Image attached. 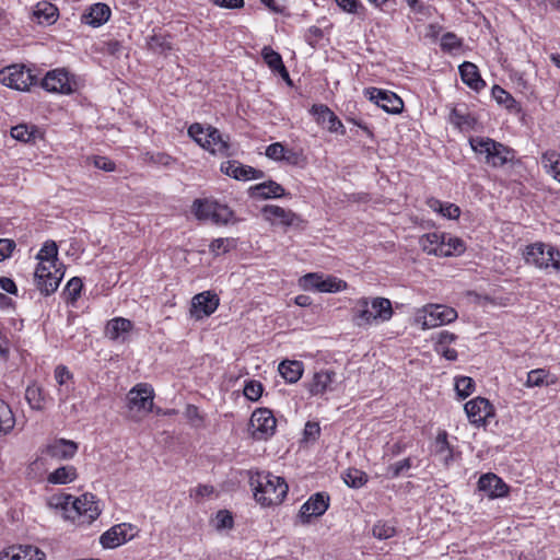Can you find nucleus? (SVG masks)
<instances>
[{"label":"nucleus","mask_w":560,"mask_h":560,"mask_svg":"<svg viewBox=\"0 0 560 560\" xmlns=\"http://www.w3.org/2000/svg\"><path fill=\"white\" fill-rule=\"evenodd\" d=\"M36 258L39 262L34 272V281L40 293L47 296L58 289L65 275L63 265L58 261L57 244L54 241L45 242Z\"/></svg>","instance_id":"nucleus-1"},{"label":"nucleus","mask_w":560,"mask_h":560,"mask_svg":"<svg viewBox=\"0 0 560 560\" xmlns=\"http://www.w3.org/2000/svg\"><path fill=\"white\" fill-rule=\"evenodd\" d=\"M48 504L60 512L61 517L79 524H91L101 514L95 497L84 493L80 498L60 493L52 495Z\"/></svg>","instance_id":"nucleus-2"},{"label":"nucleus","mask_w":560,"mask_h":560,"mask_svg":"<svg viewBox=\"0 0 560 560\" xmlns=\"http://www.w3.org/2000/svg\"><path fill=\"white\" fill-rule=\"evenodd\" d=\"M255 500L262 506L280 504L288 494L289 487L284 478L267 471H257L249 477Z\"/></svg>","instance_id":"nucleus-3"},{"label":"nucleus","mask_w":560,"mask_h":560,"mask_svg":"<svg viewBox=\"0 0 560 560\" xmlns=\"http://www.w3.org/2000/svg\"><path fill=\"white\" fill-rule=\"evenodd\" d=\"M393 316L392 303L385 298H374L371 301L362 298L353 308V323L361 327L376 322H387Z\"/></svg>","instance_id":"nucleus-4"},{"label":"nucleus","mask_w":560,"mask_h":560,"mask_svg":"<svg viewBox=\"0 0 560 560\" xmlns=\"http://www.w3.org/2000/svg\"><path fill=\"white\" fill-rule=\"evenodd\" d=\"M471 149L485 158L492 167H501L514 159V152L490 138L475 137L469 139Z\"/></svg>","instance_id":"nucleus-5"},{"label":"nucleus","mask_w":560,"mask_h":560,"mask_svg":"<svg viewBox=\"0 0 560 560\" xmlns=\"http://www.w3.org/2000/svg\"><path fill=\"white\" fill-rule=\"evenodd\" d=\"M458 317L455 308L442 304H427L417 308L413 324L421 329H431L453 323Z\"/></svg>","instance_id":"nucleus-6"},{"label":"nucleus","mask_w":560,"mask_h":560,"mask_svg":"<svg viewBox=\"0 0 560 560\" xmlns=\"http://www.w3.org/2000/svg\"><path fill=\"white\" fill-rule=\"evenodd\" d=\"M525 261L548 272H560V252L550 244L534 243L526 247Z\"/></svg>","instance_id":"nucleus-7"},{"label":"nucleus","mask_w":560,"mask_h":560,"mask_svg":"<svg viewBox=\"0 0 560 560\" xmlns=\"http://www.w3.org/2000/svg\"><path fill=\"white\" fill-rule=\"evenodd\" d=\"M154 400V390L147 383H139L127 394V407L129 417L139 421L152 411Z\"/></svg>","instance_id":"nucleus-8"},{"label":"nucleus","mask_w":560,"mask_h":560,"mask_svg":"<svg viewBox=\"0 0 560 560\" xmlns=\"http://www.w3.org/2000/svg\"><path fill=\"white\" fill-rule=\"evenodd\" d=\"M0 82L18 91H30L38 82L37 75L24 65H11L0 70Z\"/></svg>","instance_id":"nucleus-9"},{"label":"nucleus","mask_w":560,"mask_h":560,"mask_svg":"<svg viewBox=\"0 0 560 560\" xmlns=\"http://www.w3.org/2000/svg\"><path fill=\"white\" fill-rule=\"evenodd\" d=\"M192 211L196 218L210 219L215 224H228L233 218V211L226 205L208 199H196L192 203Z\"/></svg>","instance_id":"nucleus-10"},{"label":"nucleus","mask_w":560,"mask_h":560,"mask_svg":"<svg viewBox=\"0 0 560 560\" xmlns=\"http://www.w3.org/2000/svg\"><path fill=\"white\" fill-rule=\"evenodd\" d=\"M249 425L254 440L266 441L275 434L277 419L270 409L258 408L252 413Z\"/></svg>","instance_id":"nucleus-11"},{"label":"nucleus","mask_w":560,"mask_h":560,"mask_svg":"<svg viewBox=\"0 0 560 560\" xmlns=\"http://www.w3.org/2000/svg\"><path fill=\"white\" fill-rule=\"evenodd\" d=\"M300 285L307 291L336 293L345 290L347 282L334 276L311 272L300 279Z\"/></svg>","instance_id":"nucleus-12"},{"label":"nucleus","mask_w":560,"mask_h":560,"mask_svg":"<svg viewBox=\"0 0 560 560\" xmlns=\"http://www.w3.org/2000/svg\"><path fill=\"white\" fill-rule=\"evenodd\" d=\"M138 528L132 524H117L101 535L100 544L104 548L114 549L133 539L138 535Z\"/></svg>","instance_id":"nucleus-13"},{"label":"nucleus","mask_w":560,"mask_h":560,"mask_svg":"<svg viewBox=\"0 0 560 560\" xmlns=\"http://www.w3.org/2000/svg\"><path fill=\"white\" fill-rule=\"evenodd\" d=\"M364 95L389 114H399L404 109L402 100L394 92L377 88H368Z\"/></svg>","instance_id":"nucleus-14"},{"label":"nucleus","mask_w":560,"mask_h":560,"mask_svg":"<svg viewBox=\"0 0 560 560\" xmlns=\"http://www.w3.org/2000/svg\"><path fill=\"white\" fill-rule=\"evenodd\" d=\"M220 303V299L211 291L196 294L191 300L190 315L199 320L213 314Z\"/></svg>","instance_id":"nucleus-15"},{"label":"nucleus","mask_w":560,"mask_h":560,"mask_svg":"<svg viewBox=\"0 0 560 560\" xmlns=\"http://www.w3.org/2000/svg\"><path fill=\"white\" fill-rule=\"evenodd\" d=\"M40 85L50 93L70 94L73 91L69 73L65 69H55L47 72L40 81Z\"/></svg>","instance_id":"nucleus-16"},{"label":"nucleus","mask_w":560,"mask_h":560,"mask_svg":"<svg viewBox=\"0 0 560 560\" xmlns=\"http://www.w3.org/2000/svg\"><path fill=\"white\" fill-rule=\"evenodd\" d=\"M329 506V495L324 492H317L301 506L299 518L301 523H310L312 517L322 516Z\"/></svg>","instance_id":"nucleus-17"},{"label":"nucleus","mask_w":560,"mask_h":560,"mask_svg":"<svg viewBox=\"0 0 560 560\" xmlns=\"http://www.w3.org/2000/svg\"><path fill=\"white\" fill-rule=\"evenodd\" d=\"M464 409L470 423L476 425L485 424L487 418L493 415L492 405L488 399L482 397H476L467 401Z\"/></svg>","instance_id":"nucleus-18"},{"label":"nucleus","mask_w":560,"mask_h":560,"mask_svg":"<svg viewBox=\"0 0 560 560\" xmlns=\"http://www.w3.org/2000/svg\"><path fill=\"white\" fill-rule=\"evenodd\" d=\"M477 486L478 490L485 492L491 500L506 497L510 490L503 479L492 472L481 475Z\"/></svg>","instance_id":"nucleus-19"},{"label":"nucleus","mask_w":560,"mask_h":560,"mask_svg":"<svg viewBox=\"0 0 560 560\" xmlns=\"http://www.w3.org/2000/svg\"><path fill=\"white\" fill-rule=\"evenodd\" d=\"M220 171L237 180L259 179L265 175L262 171L244 165L235 160L223 162L220 166Z\"/></svg>","instance_id":"nucleus-20"},{"label":"nucleus","mask_w":560,"mask_h":560,"mask_svg":"<svg viewBox=\"0 0 560 560\" xmlns=\"http://www.w3.org/2000/svg\"><path fill=\"white\" fill-rule=\"evenodd\" d=\"M203 149L208 150L211 154H220L231 156V144L229 137L223 136L217 128L209 126L205 135Z\"/></svg>","instance_id":"nucleus-21"},{"label":"nucleus","mask_w":560,"mask_h":560,"mask_svg":"<svg viewBox=\"0 0 560 560\" xmlns=\"http://www.w3.org/2000/svg\"><path fill=\"white\" fill-rule=\"evenodd\" d=\"M312 114L315 116L317 124L322 125L330 132L346 133V128L336 114L326 105H313Z\"/></svg>","instance_id":"nucleus-22"},{"label":"nucleus","mask_w":560,"mask_h":560,"mask_svg":"<svg viewBox=\"0 0 560 560\" xmlns=\"http://www.w3.org/2000/svg\"><path fill=\"white\" fill-rule=\"evenodd\" d=\"M132 328L133 324L131 320L124 317H115L107 322L104 334L113 341L125 342Z\"/></svg>","instance_id":"nucleus-23"},{"label":"nucleus","mask_w":560,"mask_h":560,"mask_svg":"<svg viewBox=\"0 0 560 560\" xmlns=\"http://www.w3.org/2000/svg\"><path fill=\"white\" fill-rule=\"evenodd\" d=\"M337 373L332 370H322L316 372L310 384V393L312 395H322L326 392L336 389Z\"/></svg>","instance_id":"nucleus-24"},{"label":"nucleus","mask_w":560,"mask_h":560,"mask_svg":"<svg viewBox=\"0 0 560 560\" xmlns=\"http://www.w3.org/2000/svg\"><path fill=\"white\" fill-rule=\"evenodd\" d=\"M261 211L265 219L272 224L291 226L299 220V217L293 211L275 205H267Z\"/></svg>","instance_id":"nucleus-25"},{"label":"nucleus","mask_w":560,"mask_h":560,"mask_svg":"<svg viewBox=\"0 0 560 560\" xmlns=\"http://www.w3.org/2000/svg\"><path fill=\"white\" fill-rule=\"evenodd\" d=\"M110 15V8L105 3L97 2L86 9L82 15V22L93 27H100L109 20Z\"/></svg>","instance_id":"nucleus-26"},{"label":"nucleus","mask_w":560,"mask_h":560,"mask_svg":"<svg viewBox=\"0 0 560 560\" xmlns=\"http://www.w3.org/2000/svg\"><path fill=\"white\" fill-rule=\"evenodd\" d=\"M78 452V444L73 441L59 439L46 447V454L56 459H70Z\"/></svg>","instance_id":"nucleus-27"},{"label":"nucleus","mask_w":560,"mask_h":560,"mask_svg":"<svg viewBox=\"0 0 560 560\" xmlns=\"http://www.w3.org/2000/svg\"><path fill=\"white\" fill-rule=\"evenodd\" d=\"M248 194L252 198L256 199H271L284 196V188L275 180H267L254 186H250Z\"/></svg>","instance_id":"nucleus-28"},{"label":"nucleus","mask_w":560,"mask_h":560,"mask_svg":"<svg viewBox=\"0 0 560 560\" xmlns=\"http://www.w3.org/2000/svg\"><path fill=\"white\" fill-rule=\"evenodd\" d=\"M54 376H55L57 384L59 385V388H58L59 401L66 402L70 393L73 389V386H72L73 374L70 372V370L66 365L60 364V365L56 366V369L54 371Z\"/></svg>","instance_id":"nucleus-29"},{"label":"nucleus","mask_w":560,"mask_h":560,"mask_svg":"<svg viewBox=\"0 0 560 560\" xmlns=\"http://www.w3.org/2000/svg\"><path fill=\"white\" fill-rule=\"evenodd\" d=\"M462 81L475 91H480L486 86V82L481 79L477 66L469 61H464L459 66Z\"/></svg>","instance_id":"nucleus-30"},{"label":"nucleus","mask_w":560,"mask_h":560,"mask_svg":"<svg viewBox=\"0 0 560 560\" xmlns=\"http://www.w3.org/2000/svg\"><path fill=\"white\" fill-rule=\"evenodd\" d=\"M450 122L459 130H470L476 125V118L468 112L466 105L462 104L451 110Z\"/></svg>","instance_id":"nucleus-31"},{"label":"nucleus","mask_w":560,"mask_h":560,"mask_svg":"<svg viewBox=\"0 0 560 560\" xmlns=\"http://www.w3.org/2000/svg\"><path fill=\"white\" fill-rule=\"evenodd\" d=\"M261 56L272 71L278 72L284 80L290 82L289 72L284 67L282 57L279 52L275 51L271 47L266 46L261 50Z\"/></svg>","instance_id":"nucleus-32"},{"label":"nucleus","mask_w":560,"mask_h":560,"mask_svg":"<svg viewBox=\"0 0 560 560\" xmlns=\"http://www.w3.org/2000/svg\"><path fill=\"white\" fill-rule=\"evenodd\" d=\"M33 16L38 24L49 25L57 20L58 9L49 2H39L33 12Z\"/></svg>","instance_id":"nucleus-33"},{"label":"nucleus","mask_w":560,"mask_h":560,"mask_svg":"<svg viewBox=\"0 0 560 560\" xmlns=\"http://www.w3.org/2000/svg\"><path fill=\"white\" fill-rule=\"evenodd\" d=\"M279 373L289 383H296L303 374V363L300 361H283L279 364Z\"/></svg>","instance_id":"nucleus-34"},{"label":"nucleus","mask_w":560,"mask_h":560,"mask_svg":"<svg viewBox=\"0 0 560 560\" xmlns=\"http://www.w3.org/2000/svg\"><path fill=\"white\" fill-rule=\"evenodd\" d=\"M77 469L71 465L61 466L47 476V481L51 485H66L77 478Z\"/></svg>","instance_id":"nucleus-35"},{"label":"nucleus","mask_w":560,"mask_h":560,"mask_svg":"<svg viewBox=\"0 0 560 560\" xmlns=\"http://www.w3.org/2000/svg\"><path fill=\"white\" fill-rule=\"evenodd\" d=\"M434 452L441 456V460L448 466L453 460V450L447 441L446 431H440L435 438Z\"/></svg>","instance_id":"nucleus-36"},{"label":"nucleus","mask_w":560,"mask_h":560,"mask_svg":"<svg viewBox=\"0 0 560 560\" xmlns=\"http://www.w3.org/2000/svg\"><path fill=\"white\" fill-rule=\"evenodd\" d=\"M443 240H444V234H440L438 232H432V233H428V234H424L420 237V246L421 248L430 254V255H435V256H440V248L443 247L442 244H443Z\"/></svg>","instance_id":"nucleus-37"},{"label":"nucleus","mask_w":560,"mask_h":560,"mask_svg":"<svg viewBox=\"0 0 560 560\" xmlns=\"http://www.w3.org/2000/svg\"><path fill=\"white\" fill-rule=\"evenodd\" d=\"M428 206L447 219H457L460 215L459 207L454 203L442 202L439 199L431 198L428 200Z\"/></svg>","instance_id":"nucleus-38"},{"label":"nucleus","mask_w":560,"mask_h":560,"mask_svg":"<svg viewBox=\"0 0 560 560\" xmlns=\"http://www.w3.org/2000/svg\"><path fill=\"white\" fill-rule=\"evenodd\" d=\"M14 424L15 418L10 406L0 398V435L11 432Z\"/></svg>","instance_id":"nucleus-39"},{"label":"nucleus","mask_w":560,"mask_h":560,"mask_svg":"<svg viewBox=\"0 0 560 560\" xmlns=\"http://www.w3.org/2000/svg\"><path fill=\"white\" fill-rule=\"evenodd\" d=\"M541 164L547 173L557 180L560 174V153L553 150L545 152L541 155Z\"/></svg>","instance_id":"nucleus-40"},{"label":"nucleus","mask_w":560,"mask_h":560,"mask_svg":"<svg viewBox=\"0 0 560 560\" xmlns=\"http://www.w3.org/2000/svg\"><path fill=\"white\" fill-rule=\"evenodd\" d=\"M443 247L440 248V256L447 257V256H455L459 255L465 250V244L464 242L458 237L453 236H445L443 240Z\"/></svg>","instance_id":"nucleus-41"},{"label":"nucleus","mask_w":560,"mask_h":560,"mask_svg":"<svg viewBox=\"0 0 560 560\" xmlns=\"http://www.w3.org/2000/svg\"><path fill=\"white\" fill-rule=\"evenodd\" d=\"M342 478L347 486L355 489L363 487L369 479L364 471L357 468L348 469Z\"/></svg>","instance_id":"nucleus-42"},{"label":"nucleus","mask_w":560,"mask_h":560,"mask_svg":"<svg viewBox=\"0 0 560 560\" xmlns=\"http://www.w3.org/2000/svg\"><path fill=\"white\" fill-rule=\"evenodd\" d=\"M82 288H83V283L80 278H78V277L71 278L68 281V283L63 290V293H62L65 295L66 301L73 304L79 299Z\"/></svg>","instance_id":"nucleus-43"},{"label":"nucleus","mask_w":560,"mask_h":560,"mask_svg":"<svg viewBox=\"0 0 560 560\" xmlns=\"http://www.w3.org/2000/svg\"><path fill=\"white\" fill-rule=\"evenodd\" d=\"M25 398L32 409L40 410L44 408V396L40 387L31 385L25 390Z\"/></svg>","instance_id":"nucleus-44"},{"label":"nucleus","mask_w":560,"mask_h":560,"mask_svg":"<svg viewBox=\"0 0 560 560\" xmlns=\"http://www.w3.org/2000/svg\"><path fill=\"white\" fill-rule=\"evenodd\" d=\"M236 247V241L234 238H215L209 245V250L215 255H222L229 253L232 248Z\"/></svg>","instance_id":"nucleus-45"},{"label":"nucleus","mask_w":560,"mask_h":560,"mask_svg":"<svg viewBox=\"0 0 560 560\" xmlns=\"http://www.w3.org/2000/svg\"><path fill=\"white\" fill-rule=\"evenodd\" d=\"M336 4L347 13L364 16L366 9L360 0H336Z\"/></svg>","instance_id":"nucleus-46"},{"label":"nucleus","mask_w":560,"mask_h":560,"mask_svg":"<svg viewBox=\"0 0 560 560\" xmlns=\"http://www.w3.org/2000/svg\"><path fill=\"white\" fill-rule=\"evenodd\" d=\"M372 533L375 538L383 540L395 536L396 529L390 523L378 521L374 524Z\"/></svg>","instance_id":"nucleus-47"},{"label":"nucleus","mask_w":560,"mask_h":560,"mask_svg":"<svg viewBox=\"0 0 560 560\" xmlns=\"http://www.w3.org/2000/svg\"><path fill=\"white\" fill-rule=\"evenodd\" d=\"M475 387L474 380L468 376L457 377L455 381V390L457 395L462 398L468 397Z\"/></svg>","instance_id":"nucleus-48"},{"label":"nucleus","mask_w":560,"mask_h":560,"mask_svg":"<svg viewBox=\"0 0 560 560\" xmlns=\"http://www.w3.org/2000/svg\"><path fill=\"white\" fill-rule=\"evenodd\" d=\"M492 96L499 104L505 105L506 108H512L516 103L514 97L499 85L492 88Z\"/></svg>","instance_id":"nucleus-49"},{"label":"nucleus","mask_w":560,"mask_h":560,"mask_svg":"<svg viewBox=\"0 0 560 560\" xmlns=\"http://www.w3.org/2000/svg\"><path fill=\"white\" fill-rule=\"evenodd\" d=\"M262 385L258 381H249L244 386V395L247 399L252 401H256L261 397L262 394Z\"/></svg>","instance_id":"nucleus-50"},{"label":"nucleus","mask_w":560,"mask_h":560,"mask_svg":"<svg viewBox=\"0 0 560 560\" xmlns=\"http://www.w3.org/2000/svg\"><path fill=\"white\" fill-rule=\"evenodd\" d=\"M11 136L21 142H30L34 136V130H30L26 125H18L11 128Z\"/></svg>","instance_id":"nucleus-51"},{"label":"nucleus","mask_w":560,"mask_h":560,"mask_svg":"<svg viewBox=\"0 0 560 560\" xmlns=\"http://www.w3.org/2000/svg\"><path fill=\"white\" fill-rule=\"evenodd\" d=\"M547 377H548V374L545 370H542V369L533 370V371L528 372V374H527L526 385L528 387L540 386L545 383V378H547Z\"/></svg>","instance_id":"nucleus-52"},{"label":"nucleus","mask_w":560,"mask_h":560,"mask_svg":"<svg viewBox=\"0 0 560 560\" xmlns=\"http://www.w3.org/2000/svg\"><path fill=\"white\" fill-rule=\"evenodd\" d=\"M410 467H411L410 458H405L402 460H399L397 463L389 465L387 468V471L392 478H397L400 475H402L405 471L410 469Z\"/></svg>","instance_id":"nucleus-53"},{"label":"nucleus","mask_w":560,"mask_h":560,"mask_svg":"<svg viewBox=\"0 0 560 560\" xmlns=\"http://www.w3.org/2000/svg\"><path fill=\"white\" fill-rule=\"evenodd\" d=\"M207 133V129L199 122H195L188 128V136L192 138L201 148H203L205 143V135Z\"/></svg>","instance_id":"nucleus-54"},{"label":"nucleus","mask_w":560,"mask_h":560,"mask_svg":"<svg viewBox=\"0 0 560 560\" xmlns=\"http://www.w3.org/2000/svg\"><path fill=\"white\" fill-rule=\"evenodd\" d=\"M284 154L285 148L280 142L271 143L266 149V156L275 161H282Z\"/></svg>","instance_id":"nucleus-55"},{"label":"nucleus","mask_w":560,"mask_h":560,"mask_svg":"<svg viewBox=\"0 0 560 560\" xmlns=\"http://www.w3.org/2000/svg\"><path fill=\"white\" fill-rule=\"evenodd\" d=\"M460 46V43L458 42V38L453 33H446L441 38V47L443 50H453L455 48H458Z\"/></svg>","instance_id":"nucleus-56"},{"label":"nucleus","mask_w":560,"mask_h":560,"mask_svg":"<svg viewBox=\"0 0 560 560\" xmlns=\"http://www.w3.org/2000/svg\"><path fill=\"white\" fill-rule=\"evenodd\" d=\"M233 526V517L228 511H219L217 513V528H231Z\"/></svg>","instance_id":"nucleus-57"},{"label":"nucleus","mask_w":560,"mask_h":560,"mask_svg":"<svg viewBox=\"0 0 560 560\" xmlns=\"http://www.w3.org/2000/svg\"><path fill=\"white\" fill-rule=\"evenodd\" d=\"M14 248V241L9 238H0V261L10 257Z\"/></svg>","instance_id":"nucleus-58"},{"label":"nucleus","mask_w":560,"mask_h":560,"mask_svg":"<svg viewBox=\"0 0 560 560\" xmlns=\"http://www.w3.org/2000/svg\"><path fill=\"white\" fill-rule=\"evenodd\" d=\"M94 165L95 167L103 170L105 172H113L115 170V163L105 156H95Z\"/></svg>","instance_id":"nucleus-59"},{"label":"nucleus","mask_w":560,"mask_h":560,"mask_svg":"<svg viewBox=\"0 0 560 560\" xmlns=\"http://www.w3.org/2000/svg\"><path fill=\"white\" fill-rule=\"evenodd\" d=\"M457 339V336L447 330L440 331L436 336L435 346H450Z\"/></svg>","instance_id":"nucleus-60"},{"label":"nucleus","mask_w":560,"mask_h":560,"mask_svg":"<svg viewBox=\"0 0 560 560\" xmlns=\"http://www.w3.org/2000/svg\"><path fill=\"white\" fill-rule=\"evenodd\" d=\"M320 428L317 422H306L304 428V436L306 439L316 440L319 436Z\"/></svg>","instance_id":"nucleus-61"},{"label":"nucleus","mask_w":560,"mask_h":560,"mask_svg":"<svg viewBox=\"0 0 560 560\" xmlns=\"http://www.w3.org/2000/svg\"><path fill=\"white\" fill-rule=\"evenodd\" d=\"M210 2L225 9H241L244 7V0H210Z\"/></svg>","instance_id":"nucleus-62"},{"label":"nucleus","mask_w":560,"mask_h":560,"mask_svg":"<svg viewBox=\"0 0 560 560\" xmlns=\"http://www.w3.org/2000/svg\"><path fill=\"white\" fill-rule=\"evenodd\" d=\"M435 351L441 353L446 360L454 361L457 359V351L448 346H435Z\"/></svg>","instance_id":"nucleus-63"},{"label":"nucleus","mask_w":560,"mask_h":560,"mask_svg":"<svg viewBox=\"0 0 560 560\" xmlns=\"http://www.w3.org/2000/svg\"><path fill=\"white\" fill-rule=\"evenodd\" d=\"M11 549L14 550L11 560H28L27 546H12Z\"/></svg>","instance_id":"nucleus-64"}]
</instances>
